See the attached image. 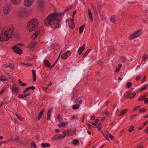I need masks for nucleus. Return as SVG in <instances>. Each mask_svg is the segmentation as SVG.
<instances>
[{
	"instance_id": "f257e3e1",
	"label": "nucleus",
	"mask_w": 148,
	"mask_h": 148,
	"mask_svg": "<svg viewBox=\"0 0 148 148\" xmlns=\"http://www.w3.org/2000/svg\"><path fill=\"white\" fill-rule=\"evenodd\" d=\"M62 17V15L59 13L51 14L45 20L44 25H50L54 28H57L59 26V21Z\"/></svg>"
},
{
	"instance_id": "f03ea898",
	"label": "nucleus",
	"mask_w": 148,
	"mask_h": 148,
	"mask_svg": "<svg viewBox=\"0 0 148 148\" xmlns=\"http://www.w3.org/2000/svg\"><path fill=\"white\" fill-rule=\"evenodd\" d=\"M13 29L10 27H5L0 35V41H7L12 37Z\"/></svg>"
},
{
	"instance_id": "7ed1b4c3",
	"label": "nucleus",
	"mask_w": 148,
	"mask_h": 148,
	"mask_svg": "<svg viewBox=\"0 0 148 148\" xmlns=\"http://www.w3.org/2000/svg\"><path fill=\"white\" fill-rule=\"evenodd\" d=\"M38 24V23L36 18L31 19L27 23V29L29 32H32L36 29Z\"/></svg>"
},
{
	"instance_id": "20e7f679",
	"label": "nucleus",
	"mask_w": 148,
	"mask_h": 148,
	"mask_svg": "<svg viewBox=\"0 0 148 148\" xmlns=\"http://www.w3.org/2000/svg\"><path fill=\"white\" fill-rule=\"evenodd\" d=\"M142 29H139L134 32L128 37V39L130 40H133L139 37L142 33Z\"/></svg>"
},
{
	"instance_id": "39448f33",
	"label": "nucleus",
	"mask_w": 148,
	"mask_h": 148,
	"mask_svg": "<svg viewBox=\"0 0 148 148\" xmlns=\"http://www.w3.org/2000/svg\"><path fill=\"white\" fill-rule=\"evenodd\" d=\"M11 10V6L8 5H6L4 6L2 10L3 13L5 15H8L9 14Z\"/></svg>"
},
{
	"instance_id": "423d86ee",
	"label": "nucleus",
	"mask_w": 148,
	"mask_h": 148,
	"mask_svg": "<svg viewBox=\"0 0 148 148\" xmlns=\"http://www.w3.org/2000/svg\"><path fill=\"white\" fill-rule=\"evenodd\" d=\"M37 43L34 42H30L28 45V48L30 50L33 51L34 49L36 47Z\"/></svg>"
},
{
	"instance_id": "0eeeda50",
	"label": "nucleus",
	"mask_w": 148,
	"mask_h": 148,
	"mask_svg": "<svg viewBox=\"0 0 148 148\" xmlns=\"http://www.w3.org/2000/svg\"><path fill=\"white\" fill-rule=\"evenodd\" d=\"M66 136V134H63V135H55L53 136L52 138V140L53 141H56L58 140V139L61 138H64Z\"/></svg>"
},
{
	"instance_id": "6e6552de",
	"label": "nucleus",
	"mask_w": 148,
	"mask_h": 148,
	"mask_svg": "<svg viewBox=\"0 0 148 148\" xmlns=\"http://www.w3.org/2000/svg\"><path fill=\"white\" fill-rule=\"evenodd\" d=\"M12 48L15 53L19 55L22 54L23 53L22 51L19 49V48L17 46V45H15L12 47Z\"/></svg>"
},
{
	"instance_id": "1a4fd4ad",
	"label": "nucleus",
	"mask_w": 148,
	"mask_h": 148,
	"mask_svg": "<svg viewBox=\"0 0 148 148\" xmlns=\"http://www.w3.org/2000/svg\"><path fill=\"white\" fill-rule=\"evenodd\" d=\"M35 0H25L24 5L25 6L28 7L34 3Z\"/></svg>"
},
{
	"instance_id": "9d476101",
	"label": "nucleus",
	"mask_w": 148,
	"mask_h": 148,
	"mask_svg": "<svg viewBox=\"0 0 148 148\" xmlns=\"http://www.w3.org/2000/svg\"><path fill=\"white\" fill-rule=\"evenodd\" d=\"M14 141L16 142L18 145H21L23 144V141L21 139H19V137L16 135L14 136Z\"/></svg>"
},
{
	"instance_id": "9b49d317",
	"label": "nucleus",
	"mask_w": 148,
	"mask_h": 148,
	"mask_svg": "<svg viewBox=\"0 0 148 148\" xmlns=\"http://www.w3.org/2000/svg\"><path fill=\"white\" fill-rule=\"evenodd\" d=\"M62 133L63 134H66V135L72 136L75 134V132L73 130H68L63 131Z\"/></svg>"
},
{
	"instance_id": "f8f14e48",
	"label": "nucleus",
	"mask_w": 148,
	"mask_h": 148,
	"mask_svg": "<svg viewBox=\"0 0 148 148\" xmlns=\"http://www.w3.org/2000/svg\"><path fill=\"white\" fill-rule=\"evenodd\" d=\"M68 21L69 27L70 28L73 29L75 27V25L73 20L71 18H70L68 20Z\"/></svg>"
},
{
	"instance_id": "ddd939ff",
	"label": "nucleus",
	"mask_w": 148,
	"mask_h": 148,
	"mask_svg": "<svg viewBox=\"0 0 148 148\" xmlns=\"http://www.w3.org/2000/svg\"><path fill=\"white\" fill-rule=\"evenodd\" d=\"M135 92L131 93V92H129L127 94V98L129 99H132L136 95Z\"/></svg>"
},
{
	"instance_id": "4468645a",
	"label": "nucleus",
	"mask_w": 148,
	"mask_h": 148,
	"mask_svg": "<svg viewBox=\"0 0 148 148\" xmlns=\"http://www.w3.org/2000/svg\"><path fill=\"white\" fill-rule=\"evenodd\" d=\"M26 12V9L24 8H22L19 11V15L20 17H23L24 16Z\"/></svg>"
},
{
	"instance_id": "2eb2a0df",
	"label": "nucleus",
	"mask_w": 148,
	"mask_h": 148,
	"mask_svg": "<svg viewBox=\"0 0 148 148\" xmlns=\"http://www.w3.org/2000/svg\"><path fill=\"white\" fill-rule=\"evenodd\" d=\"M71 52L70 51H68L63 54L62 55L61 58L64 59H66L71 55Z\"/></svg>"
},
{
	"instance_id": "dca6fc26",
	"label": "nucleus",
	"mask_w": 148,
	"mask_h": 148,
	"mask_svg": "<svg viewBox=\"0 0 148 148\" xmlns=\"http://www.w3.org/2000/svg\"><path fill=\"white\" fill-rule=\"evenodd\" d=\"M40 33L39 30L36 31L32 36L31 38L33 40H34L37 37L38 35Z\"/></svg>"
},
{
	"instance_id": "f3484780",
	"label": "nucleus",
	"mask_w": 148,
	"mask_h": 148,
	"mask_svg": "<svg viewBox=\"0 0 148 148\" xmlns=\"http://www.w3.org/2000/svg\"><path fill=\"white\" fill-rule=\"evenodd\" d=\"M53 108H51L48 111L47 113V120H50V116L51 113L52 111Z\"/></svg>"
},
{
	"instance_id": "a211bd4d",
	"label": "nucleus",
	"mask_w": 148,
	"mask_h": 148,
	"mask_svg": "<svg viewBox=\"0 0 148 148\" xmlns=\"http://www.w3.org/2000/svg\"><path fill=\"white\" fill-rule=\"evenodd\" d=\"M85 45H83L79 49L78 52L79 55H80L82 53V51L85 49Z\"/></svg>"
},
{
	"instance_id": "6ab92c4d",
	"label": "nucleus",
	"mask_w": 148,
	"mask_h": 148,
	"mask_svg": "<svg viewBox=\"0 0 148 148\" xmlns=\"http://www.w3.org/2000/svg\"><path fill=\"white\" fill-rule=\"evenodd\" d=\"M127 109H123L122 111L120 112V113L118 114V115L119 116H122L125 114L127 112Z\"/></svg>"
},
{
	"instance_id": "aec40b11",
	"label": "nucleus",
	"mask_w": 148,
	"mask_h": 148,
	"mask_svg": "<svg viewBox=\"0 0 148 148\" xmlns=\"http://www.w3.org/2000/svg\"><path fill=\"white\" fill-rule=\"evenodd\" d=\"M1 80L2 81H5L8 79V78L5 75H1L0 77Z\"/></svg>"
},
{
	"instance_id": "412c9836",
	"label": "nucleus",
	"mask_w": 148,
	"mask_h": 148,
	"mask_svg": "<svg viewBox=\"0 0 148 148\" xmlns=\"http://www.w3.org/2000/svg\"><path fill=\"white\" fill-rule=\"evenodd\" d=\"M44 65L47 67H50L51 64L48 60H45L44 62Z\"/></svg>"
},
{
	"instance_id": "4be33fe9",
	"label": "nucleus",
	"mask_w": 148,
	"mask_h": 148,
	"mask_svg": "<svg viewBox=\"0 0 148 148\" xmlns=\"http://www.w3.org/2000/svg\"><path fill=\"white\" fill-rule=\"evenodd\" d=\"M36 71L34 70H32V73L33 78V81L35 82L36 79Z\"/></svg>"
},
{
	"instance_id": "5701e85b",
	"label": "nucleus",
	"mask_w": 148,
	"mask_h": 148,
	"mask_svg": "<svg viewBox=\"0 0 148 148\" xmlns=\"http://www.w3.org/2000/svg\"><path fill=\"white\" fill-rule=\"evenodd\" d=\"M67 123L62 122L60 124L58 125V126L60 128H61L62 126H63L65 127L68 125Z\"/></svg>"
},
{
	"instance_id": "b1692460",
	"label": "nucleus",
	"mask_w": 148,
	"mask_h": 148,
	"mask_svg": "<svg viewBox=\"0 0 148 148\" xmlns=\"http://www.w3.org/2000/svg\"><path fill=\"white\" fill-rule=\"evenodd\" d=\"M4 66H5L6 68H7L8 67H9L12 70H13L14 68V66L11 64H9V65H5Z\"/></svg>"
},
{
	"instance_id": "393cba45",
	"label": "nucleus",
	"mask_w": 148,
	"mask_h": 148,
	"mask_svg": "<svg viewBox=\"0 0 148 148\" xmlns=\"http://www.w3.org/2000/svg\"><path fill=\"white\" fill-rule=\"evenodd\" d=\"M11 2L15 5H18L20 3V0H12Z\"/></svg>"
},
{
	"instance_id": "a878e982",
	"label": "nucleus",
	"mask_w": 148,
	"mask_h": 148,
	"mask_svg": "<svg viewBox=\"0 0 148 148\" xmlns=\"http://www.w3.org/2000/svg\"><path fill=\"white\" fill-rule=\"evenodd\" d=\"M86 25L85 23L81 26L79 28V33L81 34L83 32Z\"/></svg>"
},
{
	"instance_id": "bb28decb",
	"label": "nucleus",
	"mask_w": 148,
	"mask_h": 148,
	"mask_svg": "<svg viewBox=\"0 0 148 148\" xmlns=\"http://www.w3.org/2000/svg\"><path fill=\"white\" fill-rule=\"evenodd\" d=\"M44 110H45V109H43L40 112L39 114L38 119V120H40V119L41 117L42 116V115L44 112Z\"/></svg>"
},
{
	"instance_id": "cd10ccee",
	"label": "nucleus",
	"mask_w": 148,
	"mask_h": 148,
	"mask_svg": "<svg viewBox=\"0 0 148 148\" xmlns=\"http://www.w3.org/2000/svg\"><path fill=\"white\" fill-rule=\"evenodd\" d=\"M110 21L112 23H114L116 21L115 16L114 15L110 17Z\"/></svg>"
},
{
	"instance_id": "c85d7f7f",
	"label": "nucleus",
	"mask_w": 148,
	"mask_h": 148,
	"mask_svg": "<svg viewBox=\"0 0 148 148\" xmlns=\"http://www.w3.org/2000/svg\"><path fill=\"white\" fill-rule=\"evenodd\" d=\"M75 103H78L79 105V104H81L82 103V101L81 99H80L79 98H78V99H76L75 100Z\"/></svg>"
},
{
	"instance_id": "c756f323",
	"label": "nucleus",
	"mask_w": 148,
	"mask_h": 148,
	"mask_svg": "<svg viewBox=\"0 0 148 148\" xmlns=\"http://www.w3.org/2000/svg\"><path fill=\"white\" fill-rule=\"evenodd\" d=\"M12 90L13 92H18V89L17 87L14 86L12 87Z\"/></svg>"
},
{
	"instance_id": "7c9ffc66",
	"label": "nucleus",
	"mask_w": 148,
	"mask_h": 148,
	"mask_svg": "<svg viewBox=\"0 0 148 148\" xmlns=\"http://www.w3.org/2000/svg\"><path fill=\"white\" fill-rule=\"evenodd\" d=\"M88 12L89 15V16L90 18V20L92 22V17L91 12L89 9H88Z\"/></svg>"
},
{
	"instance_id": "2f4dec72",
	"label": "nucleus",
	"mask_w": 148,
	"mask_h": 148,
	"mask_svg": "<svg viewBox=\"0 0 148 148\" xmlns=\"http://www.w3.org/2000/svg\"><path fill=\"white\" fill-rule=\"evenodd\" d=\"M72 143L73 144L77 145H78L79 143V141L77 139H74L73 140L72 142Z\"/></svg>"
},
{
	"instance_id": "473e14b6",
	"label": "nucleus",
	"mask_w": 148,
	"mask_h": 148,
	"mask_svg": "<svg viewBox=\"0 0 148 148\" xmlns=\"http://www.w3.org/2000/svg\"><path fill=\"white\" fill-rule=\"evenodd\" d=\"M30 95L29 94H28L27 95H25V94H23L22 95H19L18 96V97L19 98H22L23 97H25L28 96H29Z\"/></svg>"
},
{
	"instance_id": "72a5a7b5",
	"label": "nucleus",
	"mask_w": 148,
	"mask_h": 148,
	"mask_svg": "<svg viewBox=\"0 0 148 148\" xmlns=\"http://www.w3.org/2000/svg\"><path fill=\"white\" fill-rule=\"evenodd\" d=\"M41 145L42 147L44 148L46 147H49L50 146V145L48 143H41Z\"/></svg>"
},
{
	"instance_id": "f704fd0d",
	"label": "nucleus",
	"mask_w": 148,
	"mask_h": 148,
	"mask_svg": "<svg viewBox=\"0 0 148 148\" xmlns=\"http://www.w3.org/2000/svg\"><path fill=\"white\" fill-rule=\"evenodd\" d=\"M79 107V106L78 104L74 105L73 106V109L74 110H76Z\"/></svg>"
},
{
	"instance_id": "c9c22d12",
	"label": "nucleus",
	"mask_w": 148,
	"mask_h": 148,
	"mask_svg": "<svg viewBox=\"0 0 148 148\" xmlns=\"http://www.w3.org/2000/svg\"><path fill=\"white\" fill-rule=\"evenodd\" d=\"M94 128H97L98 129V130L100 131L101 128V123H99L97 125V126L96 127H93Z\"/></svg>"
},
{
	"instance_id": "e433bc0d",
	"label": "nucleus",
	"mask_w": 148,
	"mask_h": 148,
	"mask_svg": "<svg viewBox=\"0 0 148 148\" xmlns=\"http://www.w3.org/2000/svg\"><path fill=\"white\" fill-rule=\"evenodd\" d=\"M147 110L145 108H143L142 109H141L140 110L139 112L140 113L142 114L145 113Z\"/></svg>"
},
{
	"instance_id": "4c0bfd02",
	"label": "nucleus",
	"mask_w": 148,
	"mask_h": 148,
	"mask_svg": "<svg viewBox=\"0 0 148 148\" xmlns=\"http://www.w3.org/2000/svg\"><path fill=\"white\" fill-rule=\"evenodd\" d=\"M18 83H19V84H20L22 86H25L26 85V83H24L23 82H21V79H20L18 80Z\"/></svg>"
},
{
	"instance_id": "58836bf2",
	"label": "nucleus",
	"mask_w": 148,
	"mask_h": 148,
	"mask_svg": "<svg viewBox=\"0 0 148 148\" xmlns=\"http://www.w3.org/2000/svg\"><path fill=\"white\" fill-rule=\"evenodd\" d=\"M134 130V127L133 126H130L129 129L128 131L129 132H131Z\"/></svg>"
},
{
	"instance_id": "ea45409f",
	"label": "nucleus",
	"mask_w": 148,
	"mask_h": 148,
	"mask_svg": "<svg viewBox=\"0 0 148 148\" xmlns=\"http://www.w3.org/2000/svg\"><path fill=\"white\" fill-rule=\"evenodd\" d=\"M126 59L124 57H122L120 59L121 61L123 62H124L126 61Z\"/></svg>"
},
{
	"instance_id": "a19ab883",
	"label": "nucleus",
	"mask_w": 148,
	"mask_h": 148,
	"mask_svg": "<svg viewBox=\"0 0 148 148\" xmlns=\"http://www.w3.org/2000/svg\"><path fill=\"white\" fill-rule=\"evenodd\" d=\"M132 86V83L131 82H128L127 83V88H129L130 87H131V86Z\"/></svg>"
},
{
	"instance_id": "79ce46f5",
	"label": "nucleus",
	"mask_w": 148,
	"mask_h": 148,
	"mask_svg": "<svg viewBox=\"0 0 148 148\" xmlns=\"http://www.w3.org/2000/svg\"><path fill=\"white\" fill-rule=\"evenodd\" d=\"M138 116V115L136 114H133L131 116L130 118V120H132L134 118Z\"/></svg>"
},
{
	"instance_id": "37998d69",
	"label": "nucleus",
	"mask_w": 148,
	"mask_h": 148,
	"mask_svg": "<svg viewBox=\"0 0 148 148\" xmlns=\"http://www.w3.org/2000/svg\"><path fill=\"white\" fill-rule=\"evenodd\" d=\"M91 51V49H88L85 52V54L84 55V57H85L86 56L88 55V54Z\"/></svg>"
},
{
	"instance_id": "c03bdc74",
	"label": "nucleus",
	"mask_w": 148,
	"mask_h": 148,
	"mask_svg": "<svg viewBox=\"0 0 148 148\" xmlns=\"http://www.w3.org/2000/svg\"><path fill=\"white\" fill-rule=\"evenodd\" d=\"M148 86V85H145L142 88H141V90H145Z\"/></svg>"
},
{
	"instance_id": "a18cd8bd",
	"label": "nucleus",
	"mask_w": 148,
	"mask_h": 148,
	"mask_svg": "<svg viewBox=\"0 0 148 148\" xmlns=\"http://www.w3.org/2000/svg\"><path fill=\"white\" fill-rule=\"evenodd\" d=\"M57 118L59 121H62V117L61 116L60 114H59L58 115Z\"/></svg>"
},
{
	"instance_id": "49530a36",
	"label": "nucleus",
	"mask_w": 148,
	"mask_h": 148,
	"mask_svg": "<svg viewBox=\"0 0 148 148\" xmlns=\"http://www.w3.org/2000/svg\"><path fill=\"white\" fill-rule=\"evenodd\" d=\"M16 116L18 118L20 121H22L23 119L19 115H18V114H16Z\"/></svg>"
},
{
	"instance_id": "de8ad7c7",
	"label": "nucleus",
	"mask_w": 148,
	"mask_h": 148,
	"mask_svg": "<svg viewBox=\"0 0 148 148\" xmlns=\"http://www.w3.org/2000/svg\"><path fill=\"white\" fill-rule=\"evenodd\" d=\"M148 57V56L146 54H144L143 57V59L144 60H145Z\"/></svg>"
},
{
	"instance_id": "09e8293b",
	"label": "nucleus",
	"mask_w": 148,
	"mask_h": 148,
	"mask_svg": "<svg viewBox=\"0 0 148 148\" xmlns=\"http://www.w3.org/2000/svg\"><path fill=\"white\" fill-rule=\"evenodd\" d=\"M31 145L32 146V147H34L35 148H36L37 147V146L36 145V144H35V143L34 142H32L31 144Z\"/></svg>"
},
{
	"instance_id": "8fccbe9b",
	"label": "nucleus",
	"mask_w": 148,
	"mask_h": 148,
	"mask_svg": "<svg viewBox=\"0 0 148 148\" xmlns=\"http://www.w3.org/2000/svg\"><path fill=\"white\" fill-rule=\"evenodd\" d=\"M140 106H136L134 108V110L133 111V112L135 110H136L138 109L139 108H140Z\"/></svg>"
},
{
	"instance_id": "3c124183",
	"label": "nucleus",
	"mask_w": 148,
	"mask_h": 148,
	"mask_svg": "<svg viewBox=\"0 0 148 148\" xmlns=\"http://www.w3.org/2000/svg\"><path fill=\"white\" fill-rule=\"evenodd\" d=\"M141 77V75H138L136 77V81L138 80Z\"/></svg>"
},
{
	"instance_id": "603ef678",
	"label": "nucleus",
	"mask_w": 148,
	"mask_h": 148,
	"mask_svg": "<svg viewBox=\"0 0 148 148\" xmlns=\"http://www.w3.org/2000/svg\"><path fill=\"white\" fill-rule=\"evenodd\" d=\"M96 116L95 115H93L90 116V119L92 120H94L95 119Z\"/></svg>"
},
{
	"instance_id": "864d4df0",
	"label": "nucleus",
	"mask_w": 148,
	"mask_h": 148,
	"mask_svg": "<svg viewBox=\"0 0 148 148\" xmlns=\"http://www.w3.org/2000/svg\"><path fill=\"white\" fill-rule=\"evenodd\" d=\"M107 134H108L109 137L110 138L112 139L113 138V137L108 132H107Z\"/></svg>"
},
{
	"instance_id": "5fc2aeb1",
	"label": "nucleus",
	"mask_w": 148,
	"mask_h": 148,
	"mask_svg": "<svg viewBox=\"0 0 148 148\" xmlns=\"http://www.w3.org/2000/svg\"><path fill=\"white\" fill-rule=\"evenodd\" d=\"M29 88L28 87L26 89L24 90L23 92L24 93H25V92H28L29 91Z\"/></svg>"
},
{
	"instance_id": "6e6d98bb",
	"label": "nucleus",
	"mask_w": 148,
	"mask_h": 148,
	"mask_svg": "<svg viewBox=\"0 0 148 148\" xmlns=\"http://www.w3.org/2000/svg\"><path fill=\"white\" fill-rule=\"evenodd\" d=\"M143 99H144V98H143L142 96H140L138 99V101H142Z\"/></svg>"
},
{
	"instance_id": "4d7b16f0",
	"label": "nucleus",
	"mask_w": 148,
	"mask_h": 148,
	"mask_svg": "<svg viewBox=\"0 0 148 148\" xmlns=\"http://www.w3.org/2000/svg\"><path fill=\"white\" fill-rule=\"evenodd\" d=\"M29 89H31L32 90H33L35 89V88L34 86H32L31 87H28Z\"/></svg>"
},
{
	"instance_id": "13d9d810",
	"label": "nucleus",
	"mask_w": 148,
	"mask_h": 148,
	"mask_svg": "<svg viewBox=\"0 0 148 148\" xmlns=\"http://www.w3.org/2000/svg\"><path fill=\"white\" fill-rule=\"evenodd\" d=\"M143 23H148V19H144L143 20Z\"/></svg>"
},
{
	"instance_id": "bf43d9fd",
	"label": "nucleus",
	"mask_w": 148,
	"mask_h": 148,
	"mask_svg": "<svg viewBox=\"0 0 148 148\" xmlns=\"http://www.w3.org/2000/svg\"><path fill=\"white\" fill-rule=\"evenodd\" d=\"M103 135L104 136V137H105V138L107 140H109V138H108V136L105 134H103Z\"/></svg>"
},
{
	"instance_id": "052dcab7",
	"label": "nucleus",
	"mask_w": 148,
	"mask_h": 148,
	"mask_svg": "<svg viewBox=\"0 0 148 148\" xmlns=\"http://www.w3.org/2000/svg\"><path fill=\"white\" fill-rule=\"evenodd\" d=\"M110 102V101H107L105 103V104L104 105V106H107Z\"/></svg>"
},
{
	"instance_id": "680f3d73",
	"label": "nucleus",
	"mask_w": 148,
	"mask_h": 148,
	"mask_svg": "<svg viewBox=\"0 0 148 148\" xmlns=\"http://www.w3.org/2000/svg\"><path fill=\"white\" fill-rule=\"evenodd\" d=\"M144 102L146 104L148 103V98L144 100Z\"/></svg>"
},
{
	"instance_id": "e2e57ef3",
	"label": "nucleus",
	"mask_w": 148,
	"mask_h": 148,
	"mask_svg": "<svg viewBox=\"0 0 148 148\" xmlns=\"http://www.w3.org/2000/svg\"><path fill=\"white\" fill-rule=\"evenodd\" d=\"M145 132L146 133L148 134V126L146 127L145 130Z\"/></svg>"
},
{
	"instance_id": "0e129e2a",
	"label": "nucleus",
	"mask_w": 148,
	"mask_h": 148,
	"mask_svg": "<svg viewBox=\"0 0 148 148\" xmlns=\"http://www.w3.org/2000/svg\"><path fill=\"white\" fill-rule=\"evenodd\" d=\"M42 89L43 90H44L45 91L47 92V90L48 89L47 88L43 87L42 88Z\"/></svg>"
},
{
	"instance_id": "69168bd1",
	"label": "nucleus",
	"mask_w": 148,
	"mask_h": 148,
	"mask_svg": "<svg viewBox=\"0 0 148 148\" xmlns=\"http://www.w3.org/2000/svg\"><path fill=\"white\" fill-rule=\"evenodd\" d=\"M48 77V75H45L43 77V78L44 79H46Z\"/></svg>"
},
{
	"instance_id": "338daca9",
	"label": "nucleus",
	"mask_w": 148,
	"mask_h": 148,
	"mask_svg": "<svg viewBox=\"0 0 148 148\" xmlns=\"http://www.w3.org/2000/svg\"><path fill=\"white\" fill-rule=\"evenodd\" d=\"M120 70V68H116L115 71L116 72H117L119 71Z\"/></svg>"
},
{
	"instance_id": "774afa93",
	"label": "nucleus",
	"mask_w": 148,
	"mask_h": 148,
	"mask_svg": "<svg viewBox=\"0 0 148 148\" xmlns=\"http://www.w3.org/2000/svg\"><path fill=\"white\" fill-rule=\"evenodd\" d=\"M77 119V118L75 116H73L71 118V120H73L74 119Z\"/></svg>"
}]
</instances>
